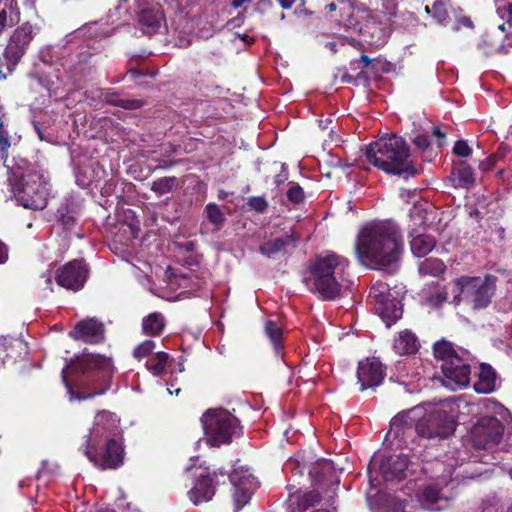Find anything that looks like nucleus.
Returning a JSON list of instances; mask_svg holds the SVG:
<instances>
[{
	"mask_svg": "<svg viewBox=\"0 0 512 512\" xmlns=\"http://www.w3.org/2000/svg\"><path fill=\"white\" fill-rule=\"evenodd\" d=\"M403 249L400 229L390 220L364 225L359 230L355 243L358 261L376 270H383L398 263Z\"/></svg>",
	"mask_w": 512,
	"mask_h": 512,
	"instance_id": "obj_1",
	"label": "nucleus"
},
{
	"mask_svg": "<svg viewBox=\"0 0 512 512\" xmlns=\"http://www.w3.org/2000/svg\"><path fill=\"white\" fill-rule=\"evenodd\" d=\"M113 372L111 359L84 353L70 360L61 377L71 400H88L109 390Z\"/></svg>",
	"mask_w": 512,
	"mask_h": 512,
	"instance_id": "obj_2",
	"label": "nucleus"
},
{
	"mask_svg": "<svg viewBox=\"0 0 512 512\" xmlns=\"http://www.w3.org/2000/svg\"><path fill=\"white\" fill-rule=\"evenodd\" d=\"M7 167V185L17 203L24 208L42 210L47 206L48 182L42 171L25 159Z\"/></svg>",
	"mask_w": 512,
	"mask_h": 512,
	"instance_id": "obj_3",
	"label": "nucleus"
},
{
	"mask_svg": "<svg viewBox=\"0 0 512 512\" xmlns=\"http://www.w3.org/2000/svg\"><path fill=\"white\" fill-rule=\"evenodd\" d=\"M365 157L368 163L387 174L409 179L420 173V169L411 159L410 148L405 139L396 134L370 143L365 149Z\"/></svg>",
	"mask_w": 512,
	"mask_h": 512,
	"instance_id": "obj_4",
	"label": "nucleus"
},
{
	"mask_svg": "<svg viewBox=\"0 0 512 512\" xmlns=\"http://www.w3.org/2000/svg\"><path fill=\"white\" fill-rule=\"evenodd\" d=\"M455 429L454 417L445 410H434L419 420L411 417V411H403L391 419L388 434L406 442L414 432L426 439H445L451 436Z\"/></svg>",
	"mask_w": 512,
	"mask_h": 512,
	"instance_id": "obj_5",
	"label": "nucleus"
},
{
	"mask_svg": "<svg viewBox=\"0 0 512 512\" xmlns=\"http://www.w3.org/2000/svg\"><path fill=\"white\" fill-rule=\"evenodd\" d=\"M348 260L332 251L316 255L308 266L310 277L306 281L312 282L311 291L319 294L325 301H334L342 296L343 278Z\"/></svg>",
	"mask_w": 512,
	"mask_h": 512,
	"instance_id": "obj_6",
	"label": "nucleus"
},
{
	"mask_svg": "<svg viewBox=\"0 0 512 512\" xmlns=\"http://www.w3.org/2000/svg\"><path fill=\"white\" fill-rule=\"evenodd\" d=\"M498 278L493 274L480 276H461L454 282L453 303L464 302L474 311L488 308L497 291Z\"/></svg>",
	"mask_w": 512,
	"mask_h": 512,
	"instance_id": "obj_7",
	"label": "nucleus"
},
{
	"mask_svg": "<svg viewBox=\"0 0 512 512\" xmlns=\"http://www.w3.org/2000/svg\"><path fill=\"white\" fill-rule=\"evenodd\" d=\"M201 423L207 444L212 447L228 445L233 438H239L243 434L240 420L223 408L208 409L202 415Z\"/></svg>",
	"mask_w": 512,
	"mask_h": 512,
	"instance_id": "obj_8",
	"label": "nucleus"
},
{
	"mask_svg": "<svg viewBox=\"0 0 512 512\" xmlns=\"http://www.w3.org/2000/svg\"><path fill=\"white\" fill-rule=\"evenodd\" d=\"M98 447L100 442L85 440L84 454L100 470H116L123 466L125 447L121 439L107 438Z\"/></svg>",
	"mask_w": 512,
	"mask_h": 512,
	"instance_id": "obj_9",
	"label": "nucleus"
},
{
	"mask_svg": "<svg viewBox=\"0 0 512 512\" xmlns=\"http://www.w3.org/2000/svg\"><path fill=\"white\" fill-rule=\"evenodd\" d=\"M37 30L29 21H25L18 25L11 34L4 50V57L7 60L10 73L26 54L30 44L37 35Z\"/></svg>",
	"mask_w": 512,
	"mask_h": 512,
	"instance_id": "obj_10",
	"label": "nucleus"
},
{
	"mask_svg": "<svg viewBox=\"0 0 512 512\" xmlns=\"http://www.w3.org/2000/svg\"><path fill=\"white\" fill-rule=\"evenodd\" d=\"M369 298L373 299L375 313L387 327H390L402 317V304L398 299L392 297L387 285L373 286L370 289Z\"/></svg>",
	"mask_w": 512,
	"mask_h": 512,
	"instance_id": "obj_11",
	"label": "nucleus"
},
{
	"mask_svg": "<svg viewBox=\"0 0 512 512\" xmlns=\"http://www.w3.org/2000/svg\"><path fill=\"white\" fill-rule=\"evenodd\" d=\"M503 431L504 427L496 417H482L471 429V442L478 449H488L500 442Z\"/></svg>",
	"mask_w": 512,
	"mask_h": 512,
	"instance_id": "obj_12",
	"label": "nucleus"
},
{
	"mask_svg": "<svg viewBox=\"0 0 512 512\" xmlns=\"http://www.w3.org/2000/svg\"><path fill=\"white\" fill-rule=\"evenodd\" d=\"M89 276V266L84 259H73L55 272V281L67 290H81Z\"/></svg>",
	"mask_w": 512,
	"mask_h": 512,
	"instance_id": "obj_13",
	"label": "nucleus"
},
{
	"mask_svg": "<svg viewBox=\"0 0 512 512\" xmlns=\"http://www.w3.org/2000/svg\"><path fill=\"white\" fill-rule=\"evenodd\" d=\"M226 474L222 471H214L200 475L194 487L188 492L190 500L195 504L208 502L215 494L216 485L225 483Z\"/></svg>",
	"mask_w": 512,
	"mask_h": 512,
	"instance_id": "obj_14",
	"label": "nucleus"
},
{
	"mask_svg": "<svg viewBox=\"0 0 512 512\" xmlns=\"http://www.w3.org/2000/svg\"><path fill=\"white\" fill-rule=\"evenodd\" d=\"M444 375V384L452 390L464 388L469 385L471 368L463 357H454L441 366Z\"/></svg>",
	"mask_w": 512,
	"mask_h": 512,
	"instance_id": "obj_15",
	"label": "nucleus"
},
{
	"mask_svg": "<svg viewBox=\"0 0 512 512\" xmlns=\"http://www.w3.org/2000/svg\"><path fill=\"white\" fill-rule=\"evenodd\" d=\"M385 377V369L377 358H366L358 363L357 380L360 391L379 386Z\"/></svg>",
	"mask_w": 512,
	"mask_h": 512,
	"instance_id": "obj_16",
	"label": "nucleus"
},
{
	"mask_svg": "<svg viewBox=\"0 0 512 512\" xmlns=\"http://www.w3.org/2000/svg\"><path fill=\"white\" fill-rule=\"evenodd\" d=\"M119 419L117 415L108 410L100 411L94 418V424L86 440L101 442L103 439L115 438L118 431Z\"/></svg>",
	"mask_w": 512,
	"mask_h": 512,
	"instance_id": "obj_17",
	"label": "nucleus"
},
{
	"mask_svg": "<svg viewBox=\"0 0 512 512\" xmlns=\"http://www.w3.org/2000/svg\"><path fill=\"white\" fill-rule=\"evenodd\" d=\"M104 333L105 328L101 321L87 318L79 321L69 332V336L74 340L97 344L104 340Z\"/></svg>",
	"mask_w": 512,
	"mask_h": 512,
	"instance_id": "obj_18",
	"label": "nucleus"
},
{
	"mask_svg": "<svg viewBox=\"0 0 512 512\" xmlns=\"http://www.w3.org/2000/svg\"><path fill=\"white\" fill-rule=\"evenodd\" d=\"M452 496L442 492L438 484L431 483L423 487L418 496L421 507L428 511H441L451 506Z\"/></svg>",
	"mask_w": 512,
	"mask_h": 512,
	"instance_id": "obj_19",
	"label": "nucleus"
},
{
	"mask_svg": "<svg viewBox=\"0 0 512 512\" xmlns=\"http://www.w3.org/2000/svg\"><path fill=\"white\" fill-rule=\"evenodd\" d=\"M309 475L314 484L332 487L333 493H336L335 491L339 486L340 479L331 460H318L311 467Z\"/></svg>",
	"mask_w": 512,
	"mask_h": 512,
	"instance_id": "obj_20",
	"label": "nucleus"
},
{
	"mask_svg": "<svg viewBox=\"0 0 512 512\" xmlns=\"http://www.w3.org/2000/svg\"><path fill=\"white\" fill-rule=\"evenodd\" d=\"M299 238L298 232L291 231L281 237L264 242L259 246V252L267 258H274L279 253H287L288 249H295Z\"/></svg>",
	"mask_w": 512,
	"mask_h": 512,
	"instance_id": "obj_21",
	"label": "nucleus"
},
{
	"mask_svg": "<svg viewBox=\"0 0 512 512\" xmlns=\"http://www.w3.org/2000/svg\"><path fill=\"white\" fill-rule=\"evenodd\" d=\"M408 465L407 455H390L381 461L380 472L386 481H401L406 477Z\"/></svg>",
	"mask_w": 512,
	"mask_h": 512,
	"instance_id": "obj_22",
	"label": "nucleus"
},
{
	"mask_svg": "<svg viewBox=\"0 0 512 512\" xmlns=\"http://www.w3.org/2000/svg\"><path fill=\"white\" fill-rule=\"evenodd\" d=\"M78 218L77 206L69 201L62 202L55 212V223L61 227L66 236L74 231Z\"/></svg>",
	"mask_w": 512,
	"mask_h": 512,
	"instance_id": "obj_23",
	"label": "nucleus"
},
{
	"mask_svg": "<svg viewBox=\"0 0 512 512\" xmlns=\"http://www.w3.org/2000/svg\"><path fill=\"white\" fill-rule=\"evenodd\" d=\"M164 14L159 6L143 8L138 13V22L145 34H154L161 26Z\"/></svg>",
	"mask_w": 512,
	"mask_h": 512,
	"instance_id": "obj_24",
	"label": "nucleus"
},
{
	"mask_svg": "<svg viewBox=\"0 0 512 512\" xmlns=\"http://www.w3.org/2000/svg\"><path fill=\"white\" fill-rule=\"evenodd\" d=\"M99 97H101L106 104L125 110H137L145 105V101L142 99H122L120 93L111 88L99 89Z\"/></svg>",
	"mask_w": 512,
	"mask_h": 512,
	"instance_id": "obj_25",
	"label": "nucleus"
},
{
	"mask_svg": "<svg viewBox=\"0 0 512 512\" xmlns=\"http://www.w3.org/2000/svg\"><path fill=\"white\" fill-rule=\"evenodd\" d=\"M0 36L8 27L17 25L20 21V7L17 0H0Z\"/></svg>",
	"mask_w": 512,
	"mask_h": 512,
	"instance_id": "obj_26",
	"label": "nucleus"
},
{
	"mask_svg": "<svg viewBox=\"0 0 512 512\" xmlns=\"http://www.w3.org/2000/svg\"><path fill=\"white\" fill-rule=\"evenodd\" d=\"M411 252L416 257H424L429 254L436 246V240L433 236L418 233L415 229L409 232Z\"/></svg>",
	"mask_w": 512,
	"mask_h": 512,
	"instance_id": "obj_27",
	"label": "nucleus"
},
{
	"mask_svg": "<svg viewBox=\"0 0 512 512\" xmlns=\"http://www.w3.org/2000/svg\"><path fill=\"white\" fill-rule=\"evenodd\" d=\"M496 373L491 365L482 363L478 374V380L473 388L478 394H490L495 390Z\"/></svg>",
	"mask_w": 512,
	"mask_h": 512,
	"instance_id": "obj_28",
	"label": "nucleus"
},
{
	"mask_svg": "<svg viewBox=\"0 0 512 512\" xmlns=\"http://www.w3.org/2000/svg\"><path fill=\"white\" fill-rule=\"evenodd\" d=\"M417 336L410 330L401 331L394 340L393 349L398 355L415 354L419 349Z\"/></svg>",
	"mask_w": 512,
	"mask_h": 512,
	"instance_id": "obj_29",
	"label": "nucleus"
},
{
	"mask_svg": "<svg viewBox=\"0 0 512 512\" xmlns=\"http://www.w3.org/2000/svg\"><path fill=\"white\" fill-rule=\"evenodd\" d=\"M451 180L456 188H468L475 182L472 167L465 161L455 164L451 171Z\"/></svg>",
	"mask_w": 512,
	"mask_h": 512,
	"instance_id": "obj_30",
	"label": "nucleus"
},
{
	"mask_svg": "<svg viewBox=\"0 0 512 512\" xmlns=\"http://www.w3.org/2000/svg\"><path fill=\"white\" fill-rule=\"evenodd\" d=\"M165 328L164 317L159 312H152L142 320L143 333L148 336H159Z\"/></svg>",
	"mask_w": 512,
	"mask_h": 512,
	"instance_id": "obj_31",
	"label": "nucleus"
},
{
	"mask_svg": "<svg viewBox=\"0 0 512 512\" xmlns=\"http://www.w3.org/2000/svg\"><path fill=\"white\" fill-rule=\"evenodd\" d=\"M228 480L232 485H238L241 487H258V481L256 477L247 468L235 469L232 473H225Z\"/></svg>",
	"mask_w": 512,
	"mask_h": 512,
	"instance_id": "obj_32",
	"label": "nucleus"
},
{
	"mask_svg": "<svg viewBox=\"0 0 512 512\" xmlns=\"http://www.w3.org/2000/svg\"><path fill=\"white\" fill-rule=\"evenodd\" d=\"M433 355L436 359L441 360L442 364L454 360V357H460L454 349V345L445 339L436 341L433 344Z\"/></svg>",
	"mask_w": 512,
	"mask_h": 512,
	"instance_id": "obj_33",
	"label": "nucleus"
},
{
	"mask_svg": "<svg viewBox=\"0 0 512 512\" xmlns=\"http://www.w3.org/2000/svg\"><path fill=\"white\" fill-rule=\"evenodd\" d=\"M204 212L209 223L213 225V232H219L226 222V217L219 205L216 203H208L205 206Z\"/></svg>",
	"mask_w": 512,
	"mask_h": 512,
	"instance_id": "obj_34",
	"label": "nucleus"
},
{
	"mask_svg": "<svg viewBox=\"0 0 512 512\" xmlns=\"http://www.w3.org/2000/svg\"><path fill=\"white\" fill-rule=\"evenodd\" d=\"M448 300V292L445 286L436 283L433 291L429 292L425 297V304L432 309H439Z\"/></svg>",
	"mask_w": 512,
	"mask_h": 512,
	"instance_id": "obj_35",
	"label": "nucleus"
},
{
	"mask_svg": "<svg viewBox=\"0 0 512 512\" xmlns=\"http://www.w3.org/2000/svg\"><path fill=\"white\" fill-rule=\"evenodd\" d=\"M179 186L178 179L175 176H166L156 179L151 184V191L158 196L173 192Z\"/></svg>",
	"mask_w": 512,
	"mask_h": 512,
	"instance_id": "obj_36",
	"label": "nucleus"
},
{
	"mask_svg": "<svg viewBox=\"0 0 512 512\" xmlns=\"http://www.w3.org/2000/svg\"><path fill=\"white\" fill-rule=\"evenodd\" d=\"M446 270L444 262L439 258H426L419 264V272L422 275L440 276Z\"/></svg>",
	"mask_w": 512,
	"mask_h": 512,
	"instance_id": "obj_37",
	"label": "nucleus"
},
{
	"mask_svg": "<svg viewBox=\"0 0 512 512\" xmlns=\"http://www.w3.org/2000/svg\"><path fill=\"white\" fill-rule=\"evenodd\" d=\"M321 493L318 490H310L303 492L296 496L297 510L299 512H305L310 507H313L321 501Z\"/></svg>",
	"mask_w": 512,
	"mask_h": 512,
	"instance_id": "obj_38",
	"label": "nucleus"
},
{
	"mask_svg": "<svg viewBox=\"0 0 512 512\" xmlns=\"http://www.w3.org/2000/svg\"><path fill=\"white\" fill-rule=\"evenodd\" d=\"M168 359V353L158 352L152 359L146 362V367L154 376H160L166 371Z\"/></svg>",
	"mask_w": 512,
	"mask_h": 512,
	"instance_id": "obj_39",
	"label": "nucleus"
},
{
	"mask_svg": "<svg viewBox=\"0 0 512 512\" xmlns=\"http://www.w3.org/2000/svg\"><path fill=\"white\" fill-rule=\"evenodd\" d=\"M265 333L278 352L282 347L283 329L276 322L268 320L265 323Z\"/></svg>",
	"mask_w": 512,
	"mask_h": 512,
	"instance_id": "obj_40",
	"label": "nucleus"
},
{
	"mask_svg": "<svg viewBox=\"0 0 512 512\" xmlns=\"http://www.w3.org/2000/svg\"><path fill=\"white\" fill-rule=\"evenodd\" d=\"M233 486V499L235 502L236 510L242 509L250 500L252 493L256 488L253 487H241L238 485Z\"/></svg>",
	"mask_w": 512,
	"mask_h": 512,
	"instance_id": "obj_41",
	"label": "nucleus"
},
{
	"mask_svg": "<svg viewBox=\"0 0 512 512\" xmlns=\"http://www.w3.org/2000/svg\"><path fill=\"white\" fill-rule=\"evenodd\" d=\"M432 18L442 26H446L449 20V12L445 2L436 0L431 6Z\"/></svg>",
	"mask_w": 512,
	"mask_h": 512,
	"instance_id": "obj_42",
	"label": "nucleus"
},
{
	"mask_svg": "<svg viewBox=\"0 0 512 512\" xmlns=\"http://www.w3.org/2000/svg\"><path fill=\"white\" fill-rule=\"evenodd\" d=\"M154 349L155 342L153 340H145L135 347L133 351V356L136 359L141 360L151 355Z\"/></svg>",
	"mask_w": 512,
	"mask_h": 512,
	"instance_id": "obj_43",
	"label": "nucleus"
},
{
	"mask_svg": "<svg viewBox=\"0 0 512 512\" xmlns=\"http://www.w3.org/2000/svg\"><path fill=\"white\" fill-rule=\"evenodd\" d=\"M10 146L11 141L8 132L4 129L3 122H0V159L4 163L7 161Z\"/></svg>",
	"mask_w": 512,
	"mask_h": 512,
	"instance_id": "obj_44",
	"label": "nucleus"
},
{
	"mask_svg": "<svg viewBox=\"0 0 512 512\" xmlns=\"http://www.w3.org/2000/svg\"><path fill=\"white\" fill-rule=\"evenodd\" d=\"M248 207L257 212L264 213L268 209V201L263 196H251L247 200Z\"/></svg>",
	"mask_w": 512,
	"mask_h": 512,
	"instance_id": "obj_45",
	"label": "nucleus"
},
{
	"mask_svg": "<svg viewBox=\"0 0 512 512\" xmlns=\"http://www.w3.org/2000/svg\"><path fill=\"white\" fill-rule=\"evenodd\" d=\"M286 195L288 200L293 204H300L305 198L304 190L299 184L291 185Z\"/></svg>",
	"mask_w": 512,
	"mask_h": 512,
	"instance_id": "obj_46",
	"label": "nucleus"
},
{
	"mask_svg": "<svg viewBox=\"0 0 512 512\" xmlns=\"http://www.w3.org/2000/svg\"><path fill=\"white\" fill-rule=\"evenodd\" d=\"M453 153L461 158L468 157L472 154V149L465 140H457L453 146Z\"/></svg>",
	"mask_w": 512,
	"mask_h": 512,
	"instance_id": "obj_47",
	"label": "nucleus"
},
{
	"mask_svg": "<svg viewBox=\"0 0 512 512\" xmlns=\"http://www.w3.org/2000/svg\"><path fill=\"white\" fill-rule=\"evenodd\" d=\"M498 13L507 23L508 27L512 28V2H507L503 7L499 8Z\"/></svg>",
	"mask_w": 512,
	"mask_h": 512,
	"instance_id": "obj_48",
	"label": "nucleus"
},
{
	"mask_svg": "<svg viewBox=\"0 0 512 512\" xmlns=\"http://www.w3.org/2000/svg\"><path fill=\"white\" fill-rule=\"evenodd\" d=\"M413 144L422 152L426 151L430 145V139L427 135L419 134L412 139Z\"/></svg>",
	"mask_w": 512,
	"mask_h": 512,
	"instance_id": "obj_49",
	"label": "nucleus"
},
{
	"mask_svg": "<svg viewBox=\"0 0 512 512\" xmlns=\"http://www.w3.org/2000/svg\"><path fill=\"white\" fill-rule=\"evenodd\" d=\"M463 27L468 28V29L474 28V23L469 16H462V17L458 18L456 20V22L454 23L452 29L454 31H459Z\"/></svg>",
	"mask_w": 512,
	"mask_h": 512,
	"instance_id": "obj_50",
	"label": "nucleus"
},
{
	"mask_svg": "<svg viewBox=\"0 0 512 512\" xmlns=\"http://www.w3.org/2000/svg\"><path fill=\"white\" fill-rule=\"evenodd\" d=\"M432 136L437 139V147L442 148L446 144V133L438 126H433L431 130Z\"/></svg>",
	"mask_w": 512,
	"mask_h": 512,
	"instance_id": "obj_51",
	"label": "nucleus"
},
{
	"mask_svg": "<svg viewBox=\"0 0 512 512\" xmlns=\"http://www.w3.org/2000/svg\"><path fill=\"white\" fill-rule=\"evenodd\" d=\"M288 180V173L285 167V164L281 165V172L274 177V184L276 186H280L281 184H284Z\"/></svg>",
	"mask_w": 512,
	"mask_h": 512,
	"instance_id": "obj_52",
	"label": "nucleus"
},
{
	"mask_svg": "<svg viewBox=\"0 0 512 512\" xmlns=\"http://www.w3.org/2000/svg\"><path fill=\"white\" fill-rule=\"evenodd\" d=\"M362 63L363 67H368L372 63V59L367 55L362 54L358 59H354L350 62L351 66H357Z\"/></svg>",
	"mask_w": 512,
	"mask_h": 512,
	"instance_id": "obj_53",
	"label": "nucleus"
},
{
	"mask_svg": "<svg viewBox=\"0 0 512 512\" xmlns=\"http://www.w3.org/2000/svg\"><path fill=\"white\" fill-rule=\"evenodd\" d=\"M382 7L390 14H393L397 8V0H381Z\"/></svg>",
	"mask_w": 512,
	"mask_h": 512,
	"instance_id": "obj_54",
	"label": "nucleus"
},
{
	"mask_svg": "<svg viewBox=\"0 0 512 512\" xmlns=\"http://www.w3.org/2000/svg\"><path fill=\"white\" fill-rule=\"evenodd\" d=\"M8 246L0 240V264H4L8 260Z\"/></svg>",
	"mask_w": 512,
	"mask_h": 512,
	"instance_id": "obj_55",
	"label": "nucleus"
},
{
	"mask_svg": "<svg viewBox=\"0 0 512 512\" xmlns=\"http://www.w3.org/2000/svg\"><path fill=\"white\" fill-rule=\"evenodd\" d=\"M196 246H197L196 242L195 241H191V240L186 241V242L180 244V248H182L186 252H193V251H195Z\"/></svg>",
	"mask_w": 512,
	"mask_h": 512,
	"instance_id": "obj_56",
	"label": "nucleus"
},
{
	"mask_svg": "<svg viewBox=\"0 0 512 512\" xmlns=\"http://www.w3.org/2000/svg\"><path fill=\"white\" fill-rule=\"evenodd\" d=\"M282 9H290L296 3V0H277Z\"/></svg>",
	"mask_w": 512,
	"mask_h": 512,
	"instance_id": "obj_57",
	"label": "nucleus"
},
{
	"mask_svg": "<svg viewBox=\"0 0 512 512\" xmlns=\"http://www.w3.org/2000/svg\"><path fill=\"white\" fill-rule=\"evenodd\" d=\"M12 346L23 350L25 354L27 353V345L20 339H15L12 342Z\"/></svg>",
	"mask_w": 512,
	"mask_h": 512,
	"instance_id": "obj_58",
	"label": "nucleus"
},
{
	"mask_svg": "<svg viewBox=\"0 0 512 512\" xmlns=\"http://www.w3.org/2000/svg\"><path fill=\"white\" fill-rule=\"evenodd\" d=\"M235 36L240 38L242 41H244L247 44H251L254 42V38L249 36L248 34L236 33Z\"/></svg>",
	"mask_w": 512,
	"mask_h": 512,
	"instance_id": "obj_59",
	"label": "nucleus"
},
{
	"mask_svg": "<svg viewBox=\"0 0 512 512\" xmlns=\"http://www.w3.org/2000/svg\"><path fill=\"white\" fill-rule=\"evenodd\" d=\"M128 73H129V75H130L133 79H137V78H139V77H141V76H143V75H144V73H143V72H141L140 70L135 69V68H131V69H129Z\"/></svg>",
	"mask_w": 512,
	"mask_h": 512,
	"instance_id": "obj_60",
	"label": "nucleus"
},
{
	"mask_svg": "<svg viewBox=\"0 0 512 512\" xmlns=\"http://www.w3.org/2000/svg\"><path fill=\"white\" fill-rule=\"evenodd\" d=\"M250 0H232L231 5L234 8H240L244 3L249 2Z\"/></svg>",
	"mask_w": 512,
	"mask_h": 512,
	"instance_id": "obj_61",
	"label": "nucleus"
},
{
	"mask_svg": "<svg viewBox=\"0 0 512 512\" xmlns=\"http://www.w3.org/2000/svg\"><path fill=\"white\" fill-rule=\"evenodd\" d=\"M354 81V78L349 75L348 73H345L343 76H342V82L344 83H352Z\"/></svg>",
	"mask_w": 512,
	"mask_h": 512,
	"instance_id": "obj_62",
	"label": "nucleus"
},
{
	"mask_svg": "<svg viewBox=\"0 0 512 512\" xmlns=\"http://www.w3.org/2000/svg\"><path fill=\"white\" fill-rule=\"evenodd\" d=\"M337 8V5L334 2L329 3L326 5V9L330 12L335 11Z\"/></svg>",
	"mask_w": 512,
	"mask_h": 512,
	"instance_id": "obj_63",
	"label": "nucleus"
},
{
	"mask_svg": "<svg viewBox=\"0 0 512 512\" xmlns=\"http://www.w3.org/2000/svg\"><path fill=\"white\" fill-rule=\"evenodd\" d=\"M98 512H116V511L114 509L105 508V509H100Z\"/></svg>",
	"mask_w": 512,
	"mask_h": 512,
	"instance_id": "obj_64",
	"label": "nucleus"
}]
</instances>
